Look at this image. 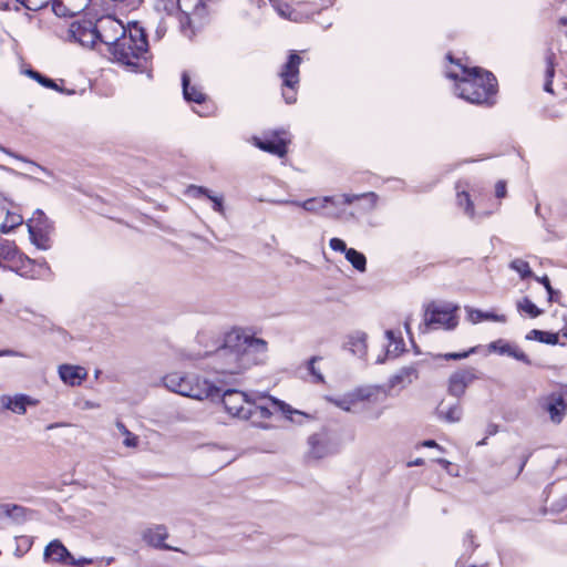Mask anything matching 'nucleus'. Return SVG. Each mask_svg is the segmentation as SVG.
Segmentation results:
<instances>
[{
	"instance_id": "51",
	"label": "nucleus",
	"mask_w": 567,
	"mask_h": 567,
	"mask_svg": "<svg viewBox=\"0 0 567 567\" xmlns=\"http://www.w3.org/2000/svg\"><path fill=\"white\" fill-rule=\"evenodd\" d=\"M495 195L497 198H503L506 196V183L504 181H498L496 183Z\"/></svg>"
},
{
	"instance_id": "28",
	"label": "nucleus",
	"mask_w": 567,
	"mask_h": 567,
	"mask_svg": "<svg viewBox=\"0 0 567 567\" xmlns=\"http://www.w3.org/2000/svg\"><path fill=\"white\" fill-rule=\"evenodd\" d=\"M437 414L441 421L449 422V423H456L461 421L462 416V409L460 404H453L451 406H447L443 403H441L437 406Z\"/></svg>"
},
{
	"instance_id": "18",
	"label": "nucleus",
	"mask_w": 567,
	"mask_h": 567,
	"mask_svg": "<svg viewBox=\"0 0 567 567\" xmlns=\"http://www.w3.org/2000/svg\"><path fill=\"white\" fill-rule=\"evenodd\" d=\"M488 350L497 352L501 355H507L516 359L517 361L530 364L529 358L518 348V346L498 339L488 344Z\"/></svg>"
},
{
	"instance_id": "57",
	"label": "nucleus",
	"mask_w": 567,
	"mask_h": 567,
	"mask_svg": "<svg viewBox=\"0 0 567 567\" xmlns=\"http://www.w3.org/2000/svg\"><path fill=\"white\" fill-rule=\"evenodd\" d=\"M423 464H424L423 458H416V460H414V461H412V462H409V463H408V466H409V467H411V466H421V465H423Z\"/></svg>"
},
{
	"instance_id": "54",
	"label": "nucleus",
	"mask_w": 567,
	"mask_h": 567,
	"mask_svg": "<svg viewBox=\"0 0 567 567\" xmlns=\"http://www.w3.org/2000/svg\"><path fill=\"white\" fill-rule=\"evenodd\" d=\"M385 337L389 340V347H391L399 339V337L396 338L395 333L392 330H386L385 331Z\"/></svg>"
},
{
	"instance_id": "5",
	"label": "nucleus",
	"mask_w": 567,
	"mask_h": 567,
	"mask_svg": "<svg viewBox=\"0 0 567 567\" xmlns=\"http://www.w3.org/2000/svg\"><path fill=\"white\" fill-rule=\"evenodd\" d=\"M122 22L110 16L101 18L97 23L91 20L75 21L71 23L69 38L83 47L92 48L97 41L103 43V35L109 31H121Z\"/></svg>"
},
{
	"instance_id": "60",
	"label": "nucleus",
	"mask_w": 567,
	"mask_h": 567,
	"mask_svg": "<svg viewBox=\"0 0 567 567\" xmlns=\"http://www.w3.org/2000/svg\"><path fill=\"white\" fill-rule=\"evenodd\" d=\"M301 204H302V202H300V200L289 199V205H291V206L301 207Z\"/></svg>"
},
{
	"instance_id": "12",
	"label": "nucleus",
	"mask_w": 567,
	"mask_h": 567,
	"mask_svg": "<svg viewBox=\"0 0 567 567\" xmlns=\"http://www.w3.org/2000/svg\"><path fill=\"white\" fill-rule=\"evenodd\" d=\"M381 393L379 388H358L343 398L331 400L337 406L344 411L354 412L361 409L365 402H372Z\"/></svg>"
},
{
	"instance_id": "16",
	"label": "nucleus",
	"mask_w": 567,
	"mask_h": 567,
	"mask_svg": "<svg viewBox=\"0 0 567 567\" xmlns=\"http://www.w3.org/2000/svg\"><path fill=\"white\" fill-rule=\"evenodd\" d=\"M167 537H168L167 528L165 525H162V524L148 527L142 534L143 540L147 545H150L154 548L165 549V550H176L172 546L164 543L165 539H167Z\"/></svg>"
},
{
	"instance_id": "49",
	"label": "nucleus",
	"mask_w": 567,
	"mask_h": 567,
	"mask_svg": "<svg viewBox=\"0 0 567 567\" xmlns=\"http://www.w3.org/2000/svg\"><path fill=\"white\" fill-rule=\"evenodd\" d=\"M254 413H259L260 417L262 419H269L274 412L268 406L256 404V408H254Z\"/></svg>"
},
{
	"instance_id": "50",
	"label": "nucleus",
	"mask_w": 567,
	"mask_h": 567,
	"mask_svg": "<svg viewBox=\"0 0 567 567\" xmlns=\"http://www.w3.org/2000/svg\"><path fill=\"white\" fill-rule=\"evenodd\" d=\"M1 168H2L3 171H6V172L12 173V174H14V175H17V176H20V177H22V178L29 179V181H31V182H34V183H41V181H40L39 178H37V177H34V176H31V175H29V174L19 173V172L13 171L12 168H9V167H6V166H1Z\"/></svg>"
},
{
	"instance_id": "64",
	"label": "nucleus",
	"mask_w": 567,
	"mask_h": 567,
	"mask_svg": "<svg viewBox=\"0 0 567 567\" xmlns=\"http://www.w3.org/2000/svg\"><path fill=\"white\" fill-rule=\"evenodd\" d=\"M563 336L567 337V321L565 322L564 328L561 329Z\"/></svg>"
},
{
	"instance_id": "61",
	"label": "nucleus",
	"mask_w": 567,
	"mask_h": 567,
	"mask_svg": "<svg viewBox=\"0 0 567 567\" xmlns=\"http://www.w3.org/2000/svg\"><path fill=\"white\" fill-rule=\"evenodd\" d=\"M436 462L442 464L445 467H447L450 465V462L446 461L445 458H437Z\"/></svg>"
},
{
	"instance_id": "30",
	"label": "nucleus",
	"mask_w": 567,
	"mask_h": 567,
	"mask_svg": "<svg viewBox=\"0 0 567 567\" xmlns=\"http://www.w3.org/2000/svg\"><path fill=\"white\" fill-rule=\"evenodd\" d=\"M545 60H546V82L544 85V90L546 92L551 93L553 92L551 81L555 75V53L553 52L551 49L547 50Z\"/></svg>"
},
{
	"instance_id": "58",
	"label": "nucleus",
	"mask_w": 567,
	"mask_h": 567,
	"mask_svg": "<svg viewBox=\"0 0 567 567\" xmlns=\"http://www.w3.org/2000/svg\"><path fill=\"white\" fill-rule=\"evenodd\" d=\"M558 23L563 27H566L565 35L567 37V18L563 17L558 20Z\"/></svg>"
},
{
	"instance_id": "38",
	"label": "nucleus",
	"mask_w": 567,
	"mask_h": 567,
	"mask_svg": "<svg viewBox=\"0 0 567 567\" xmlns=\"http://www.w3.org/2000/svg\"><path fill=\"white\" fill-rule=\"evenodd\" d=\"M52 11L58 17H73L79 14L78 12H73V9L68 6L65 0H53L52 1Z\"/></svg>"
},
{
	"instance_id": "21",
	"label": "nucleus",
	"mask_w": 567,
	"mask_h": 567,
	"mask_svg": "<svg viewBox=\"0 0 567 567\" xmlns=\"http://www.w3.org/2000/svg\"><path fill=\"white\" fill-rule=\"evenodd\" d=\"M268 400L270 401L271 406L274 408V410L276 412H280L285 416V419L287 421H289V422H297V420L295 419V415L303 416L308 421H312L313 420V417L310 414H308V413H306L303 411L293 409L291 405H289L285 401H281V400H279L277 398H274L271 395L268 396Z\"/></svg>"
},
{
	"instance_id": "25",
	"label": "nucleus",
	"mask_w": 567,
	"mask_h": 567,
	"mask_svg": "<svg viewBox=\"0 0 567 567\" xmlns=\"http://www.w3.org/2000/svg\"><path fill=\"white\" fill-rule=\"evenodd\" d=\"M1 402L6 409L18 414H23L27 410V405L32 404L31 399L23 394L16 395L13 398L2 396Z\"/></svg>"
},
{
	"instance_id": "1",
	"label": "nucleus",
	"mask_w": 567,
	"mask_h": 567,
	"mask_svg": "<svg viewBox=\"0 0 567 567\" xmlns=\"http://www.w3.org/2000/svg\"><path fill=\"white\" fill-rule=\"evenodd\" d=\"M267 342L239 331L225 334L223 343L212 353L214 370L223 374H239L267 357Z\"/></svg>"
},
{
	"instance_id": "15",
	"label": "nucleus",
	"mask_w": 567,
	"mask_h": 567,
	"mask_svg": "<svg viewBox=\"0 0 567 567\" xmlns=\"http://www.w3.org/2000/svg\"><path fill=\"white\" fill-rule=\"evenodd\" d=\"M475 378V370L473 368L454 372L449 379L450 394L460 398L464 394L466 388L473 382Z\"/></svg>"
},
{
	"instance_id": "6",
	"label": "nucleus",
	"mask_w": 567,
	"mask_h": 567,
	"mask_svg": "<svg viewBox=\"0 0 567 567\" xmlns=\"http://www.w3.org/2000/svg\"><path fill=\"white\" fill-rule=\"evenodd\" d=\"M457 309L458 307L452 303H430L425 308L424 320L420 326V331L422 333H427L430 330L440 328L445 330L455 329L458 323L455 315Z\"/></svg>"
},
{
	"instance_id": "56",
	"label": "nucleus",
	"mask_w": 567,
	"mask_h": 567,
	"mask_svg": "<svg viewBox=\"0 0 567 567\" xmlns=\"http://www.w3.org/2000/svg\"><path fill=\"white\" fill-rule=\"evenodd\" d=\"M422 446H425V447H437V449H441L437 443L433 440H426L424 442H422Z\"/></svg>"
},
{
	"instance_id": "9",
	"label": "nucleus",
	"mask_w": 567,
	"mask_h": 567,
	"mask_svg": "<svg viewBox=\"0 0 567 567\" xmlns=\"http://www.w3.org/2000/svg\"><path fill=\"white\" fill-rule=\"evenodd\" d=\"M301 62L302 58L296 51H290L287 61L278 73L281 80V95L287 104H293L297 101L300 82L299 66Z\"/></svg>"
},
{
	"instance_id": "32",
	"label": "nucleus",
	"mask_w": 567,
	"mask_h": 567,
	"mask_svg": "<svg viewBox=\"0 0 567 567\" xmlns=\"http://www.w3.org/2000/svg\"><path fill=\"white\" fill-rule=\"evenodd\" d=\"M527 340H537L547 344H556L558 342V334L545 332L538 329H533L526 334Z\"/></svg>"
},
{
	"instance_id": "10",
	"label": "nucleus",
	"mask_w": 567,
	"mask_h": 567,
	"mask_svg": "<svg viewBox=\"0 0 567 567\" xmlns=\"http://www.w3.org/2000/svg\"><path fill=\"white\" fill-rule=\"evenodd\" d=\"M341 445L337 431L332 427H320L308 439L307 457L320 460L336 453Z\"/></svg>"
},
{
	"instance_id": "47",
	"label": "nucleus",
	"mask_w": 567,
	"mask_h": 567,
	"mask_svg": "<svg viewBox=\"0 0 567 567\" xmlns=\"http://www.w3.org/2000/svg\"><path fill=\"white\" fill-rule=\"evenodd\" d=\"M534 278L536 281H538L539 284H542L545 287V289L548 293V300H553L554 288L550 285L549 278L546 275L542 276V277L534 276Z\"/></svg>"
},
{
	"instance_id": "37",
	"label": "nucleus",
	"mask_w": 567,
	"mask_h": 567,
	"mask_svg": "<svg viewBox=\"0 0 567 567\" xmlns=\"http://www.w3.org/2000/svg\"><path fill=\"white\" fill-rule=\"evenodd\" d=\"M509 267L519 274L522 279H526L528 277H534L533 271L530 270L529 264L520 258L514 259Z\"/></svg>"
},
{
	"instance_id": "62",
	"label": "nucleus",
	"mask_w": 567,
	"mask_h": 567,
	"mask_svg": "<svg viewBox=\"0 0 567 567\" xmlns=\"http://www.w3.org/2000/svg\"><path fill=\"white\" fill-rule=\"evenodd\" d=\"M278 205H289V199H279L275 202Z\"/></svg>"
},
{
	"instance_id": "14",
	"label": "nucleus",
	"mask_w": 567,
	"mask_h": 567,
	"mask_svg": "<svg viewBox=\"0 0 567 567\" xmlns=\"http://www.w3.org/2000/svg\"><path fill=\"white\" fill-rule=\"evenodd\" d=\"M285 131H274L264 137H254V144L261 151L284 157L287 154V138Z\"/></svg>"
},
{
	"instance_id": "52",
	"label": "nucleus",
	"mask_w": 567,
	"mask_h": 567,
	"mask_svg": "<svg viewBox=\"0 0 567 567\" xmlns=\"http://www.w3.org/2000/svg\"><path fill=\"white\" fill-rule=\"evenodd\" d=\"M1 357H21V358H27L28 355L24 354L23 352L17 351V350L3 349V350H0V358Z\"/></svg>"
},
{
	"instance_id": "35",
	"label": "nucleus",
	"mask_w": 567,
	"mask_h": 567,
	"mask_svg": "<svg viewBox=\"0 0 567 567\" xmlns=\"http://www.w3.org/2000/svg\"><path fill=\"white\" fill-rule=\"evenodd\" d=\"M18 254L14 241L2 239L0 241V259L13 260Z\"/></svg>"
},
{
	"instance_id": "2",
	"label": "nucleus",
	"mask_w": 567,
	"mask_h": 567,
	"mask_svg": "<svg viewBox=\"0 0 567 567\" xmlns=\"http://www.w3.org/2000/svg\"><path fill=\"white\" fill-rule=\"evenodd\" d=\"M460 72L447 71V78L454 80L455 94L473 104H494L497 92V81L493 73L481 68H467L456 63Z\"/></svg>"
},
{
	"instance_id": "59",
	"label": "nucleus",
	"mask_w": 567,
	"mask_h": 567,
	"mask_svg": "<svg viewBox=\"0 0 567 567\" xmlns=\"http://www.w3.org/2000/svg\"><path fill=\"white\" fill-rule=\"evenodd\" d=\"M7 512V504H0V518L4 517V513Z\"/></svg>"
},
{
	"instance_id": "48",
	"label": "nucleus",
	"mask_w": 567,
	"mask_h": 567,
	"mask_svg": "<svg viewBox=\"0 0 567 567\" xmlns=\"http://www.w3.org/2000/svg\"><path fill=\"white\" fill-rule=\"evenodd\" d=\"M93 561H94L93 558L82 557V558L75 559L72 556V558H70L69 565H72L74 567H83L85 565L92 564Z\"/></svg>"
},
{
	"instance_id": "29",
	"label": "nucleus",
	"mask_w": 567,
	"mask_h": 567,
	"mask_svg": "<svg viewBox=\"0 0 567 567\" xmlns=\"http://www.w3.org/2000/svg\"><path fill=\"white\" fill-rule=\"evenodd\" d=\"M457 193H456V202L457 206L464 210V214L467 215L470 218H474L475 210L473 202L471 200L470 194L461 189V184L457 183L455 186Z\"/></svg>"
},
{
	"instance_id": "26",
	"label": "nucleus",
	"mask_w": 567,
	"mask_h": 567,
	"mask_svg": "<svg viewBox=\"0 0 567 567\" xmlns=\"http://www.w3.org/2000/svg\"><path fill=\"white\" fill-rule=\"evenodd\" d=\"M467 311V318L472 323H478L484 320H491L496 322H506V316L504 315H496L494 312L489 311H482L478 309H472L470 307H465Z\"/></svg>"
},
{
	"instance_id": "24",
	"label": "nucleus",
	"mask_w": 567,
	"mask_h": 567,
	"mask_svg": "<svg viewBox=\"0 0 567 567\" xmlns=\"http://www.w3.org/2000/svg\"><path fill=\"white\" fill-rule=\"evenodd\" d=\"M188 193L196 197V198H199L202 196H206L208 199L212 200L213 203V209L217 213H219L220 215H225V208H224V198L223 196H215V195H212L210 190L203 187V186H196V185H190L188 187Z\"/></svg>"
},
{
	"instance_id": "8",
	"label": "nucleus",
	"mask_w": 567,
	"mask_h": 567,
	"mask_svg": "<svg viewBox=\"0 0 567 567\" xmlns=\"http://www.w3.org/2000/svg\"><path fill=\"white\" fill-rule=\"evenodd\" d=\"M176 14L182 33L187 38H192L195 34L196 28L203 23L206 16L204 0H177Z\"/></svg>"
},
{
	"instance_id": "34",
	"label": "nucleus",
	"mask_w": 567,
	"mask_h": 567,
	"mask_svg": "<svg viewBox=\"0 0 567 567\" xmlns=\"http://www.w3.org/2000/svg\"><path fill=\"white\" fill-rule=\"evenodd\" d=\"M518 311L526 312L530 318H536L543 313L540 310L529 298L525 297L517 301Z\"/></svg>"
},
{
	"instance_id": "41",
	"label": "nucleus",
	"mask_w": 567,
	"mask_h": 567,
	"mask_svg": "<svg viewBox=\"0 0 567 567\" xmlns=\"http://www.w3.org/2000/svg\"><path fill=\"white\" fill-rule=\"evenodd\" d=\"M120 433L124 437L123 444L126 447H137L138 446V436L131 433L127 427H120Z\"/></svg>"
},
{
	"instance_id": "22",
	"label": "nucleus",
	"mask_w": 567,
	"mask_h": 567,
	"mask_svg": "<svg viewBox=\"0 0 567 567\" xmlns=\"http://www.w3.org/2000/svg\"><path fill=\"white\" fill-rule=\"evenodd\" d=\"M183 95L187 102L202 104L206 101V94L197 85L190 84L189 74L185 71L182 73Z\"/></svg>"
},
{
	"instance_id": "13",
	"label": "nucleus",
	"mask_w": 567,
	"mask_h": 567,
	"mask_svg": "<svg viewBox=\"0 0 567 567\" xmlns=\"http://www.w3.org/2000/svg\"><path fill=\"white\" fill-rule=\"evenodd\" d=\"M34 215H38V218L33 217L27 224L30 239L39 249L48 250L51 248L50 230L52 226L42 210L38 209Z\"/></svg>"
},
{
	"instance_id": "11",
	"label": "nucleus",
	"mask_w": 567,
	"mask_h": 567,
	"mask_svg": "<svg viewBox=\"0 0 567 567\" xmlns=\"http://www.w3.org/2000/svg\"><path fill=\"white\" fill-rule=\"evenodd\" d=\"M219 398H221L225 410L231 416L248 420L254 414L256 403L245 392L228 389L223 394L220 393Z\"/></svg>"
},
{
	"instance_id": "63",
	"label": "nucleus",
	"mask_w": 567,
	"mask_h": 567,
	"mask_svg": "<svg viewBox=\"0 0 567 567\" xmlns=\"http://www.w3.org/2000/svg\"><path fill=\"white\" fill-rule=\"evenodd\" d=\"M558 296H559V291L554 290V292H553V300H550V301H551V302H553V301H556V302H557V301H558Z\"/></svg>"
},
{
	"instance_id": "4",
	"label": "nucleus",
	"mask_w": 567,
	"mask_h": 567,
	"mask_svg": "<svg viewBox=\"0 0 567 567\" xmlns=\"http://www.w3.org/2000/svg\"><path fill=\"white\" fill-rule=\"evenodd\" d=\"M166 389L183 396L196 400H218L220 389L207 380H202L195 374L172 372L163 378Z\"/></svg>"
},
{
	"instance_id": "43",
	"label": "nucleus",
	"mask_w": 567,
	"mask_h": 567,
	"mask_svg": "<svg viewBox=\"0 0 567 567\" xmlns=\"http://www.w3.org/2000/svg\"><path fill=\"white\" fill-rule=\"evenodd\" d=\"M68 6L73 9V12L81 13L84 11L91 3V0H65Z\"/></svg>"
},
{
	"instance_id": "44",
	"label": "nucleus",
	"mask_w": 567,
	"mask_h": 567,
	"mask_svg": "<svg viewBox=\"0 0 567 567\" xmlns=\"http://www.w3.org/2000/svg\"><path fill=\"white\" fill-rule=\"evenodd\" d=\"M475 352V348L470 349L468 351L464 352H449L445 354H440V358H443L445 360H462L467 358L470 354Z\"/></svg>"
},
{
	"instance_id": "36",
	"label": "nucleus",
	"mask_w": 567,
	"mask_h": 567,
	"mask_svg": "<svg viewBox=\"0 0 567 567\" xmlns=\"http://www.w3.org/2000/svg\"><path fill=\"white\" fill-rule=\"evenodd\" d=\"M0 151H1L2 153H4V154H7V155H9V156H11V157H13V158H16V159H18V161H21V162H24V163L30 164L31 166H33V167H35V168H38V169H40L41 172H43V173H44V174H47L48 176H52V175H53V174H52V172H51V171H49L48 168H45L44 166H41V165H39L38 163H35V162H33V161H31V159H29V158H27V157H24V156H22V155L18 154V153H14V152H12L11 150H9V148H7V147H4V146H2V145H0Z\"/></svg>"
},
{
	"instance_id": "7",
	"label": "nucleus",
	"mask_w": 567,
	"mask_h": 567,
	"mask_svg": "<svg viewBox=\"0 0 567 567\" xmlns=\"http://www.w3.org/2000/svg\"><path fill=\"white\" fill-rule=\"evenodd\" d=\"M361 198L367 199L369 202L368 209H373L378 202V195L373 192L364 193V194H360V195L343 194V195H341L340 198H337L334 196L308 198L306 200H302L301 208L308 213L316 214V215H323L327 217H339L336 214L322 213V210L328 205H334V206L340 205V204L350 205L353 202L361 199Z\"/></svg>"
},
{
	"instance_id": "3",
	"label": "nucleus",
	"mask_w": 567,
	"mask_h": 567,
	"mask_svg": "<svg viewBox=\"0 0 567 567\" xmlns=\"http://www.w3.org/2000/svg\"><path fill=\"white\" fill-rule=\"evenodd\" d=\"M114 34H104L103 43L115 60L124 65L137 68L140 61L146 59L148 53V41L145 30L134 23L127 30L122 24L121 31H113Z\"/></svg>"
},
{
	"instance_id": "45",
	"label": "nucleus",
	"mask_w": 567,
	"mask_h": 567,
	"mask_svg": "<svg viewBox=\"0 0 567 567\" xmlns=\"http://www.w3.org/2000/svg\"><path fill=\"white\" fill-rule=\"evenodd\" d=\"M6 221L14 229L23 223V217L18 213L7 212Z\"/></svg>"
},
{
	"instance_id": "23",
	"label": "nucleus",
	"mask_w": 567,
	"mask_h": 567,
	"mask_svg": "<svg viewBox=\"0 0 567 567\" xmlns=\"http://www.w3.org/2000/svg\"><path fill=\"white\" fill-rule=\"evenodd\" d=\"M367 339L368 336L363 331H355L348 337V349L357 357L363 358L367 354Z\"/></svg>"
},
{
	"instance_id": "42",
	"label": "nucleus",
	"mask_w": 567,
	"mask_h": 567,
	"mask_svg": "<svg viewBox=\"0 0 567 567\" xmlns=\"http://www.w3.org/2000/svg\"><path fill=\"white\" fill-rule=\"evenodd\" d=\"M319 360L318 357H312L309 361H308V370L310 372V374L315 378V381L318 382V383H322L324 381L323 379V375L321 374V372H319L316 367H315V363Z\"/></svg>"
},
{
	"instance_id": "55",
	"label": "nucleus",
	"mask_w": 567,
	"mask_h": 567,
	"mask_svg": "<svg viewBox=\"0 0 567 567\" xmlns=\"http://www.w3.org/2000/svg\"><path fill=\"white\" fill-rule=\"evenodd\" d=\"M12 230H13V228L10 227L9 223L6 220L0 226V233H2V234H9Z\"/></svg>"
},
{
	"instance_id": "27",
	"label": "nucleus",
	"mask_w": 567,
	"mask_h": 567,
	"mask_svg": "<svg viewBox=\"0 0 567 567\" xmlns=\"http://www.w3.org/2000/svg\"><path fill=\"white\" fill-rule=\"evenodd\" d=\"M417 378V371L414 367H404L396 374L390 378V386L394 388L399 384L405 386L406 384H411L414 379Z\"/></svg>"
},
{
	"instance_id": "20",
	"label": "nucleus",
	"mask_w": 567,
	"mask_h": 567,
	"mask_svg": "<svg viewBox=\"0 0 567 567\" xmlns=\"http://www.w3.org/2000/svg\"><path fill=\"white\" fill-rule=\"evenodd\" d=\"M43 556L45 560L50 559L59 564H69L70 558H72L71 553L59 539H54L47 545Z\"/></svg>"
},
{
	"instance_id": "17",
	"label": "nucleus",
	"mask_w": 567,
	"mask_h": 567,
	"mask_svg": "<svg viewBox=\"0 0 567 567\" xmlns=\"http://www.w3.org/2000/svg\"><path fill=\"white\" fill-rule=\"evenodd\" d=\"M542 409L550 416L551 422L560 423L567 409L561 395L551 394L540 401Z\"/></svg>"
},
{
	"instance_id": "39",
	"label": "nucleus",
	"mask_w": 567,
	"mask_h": 567,
	"mask_svg": "<svg viewBox=\"0 0 567 567\" xmlns=\"http://www.w3.org/2000/svg\"><path fill=\"white\" fill-rule=\"evenodd\" d=\"M25 74H28L30 78L34 79L37 82H39L44 87L53 89L56 91L60 90L59 86L56 85V83L52 79L44 76L43 74L39 73L35 70L29 69L25 71Z\"/></svg>"
},
{
	"instance_id": "53",
	"label": "nucleus",
	"mask_w": 567,
	"mask_h": 567,
	"mask_svg": "<svg viewBox=\"0 0 567 567\" xmlns=\"http://www.w3.org/2000/svg\"><path fill=\"white\" fill-rule=\"evenodd\" d=\"M393 349H388V353H393L398 355L400 352L404 350V342L401 337H399L398 341L393 343Z\"/></svg>"
},
{
	"instance_id": "31",
	"label": "nucleus",
	"mask_w": 567,
	"mask_h": 567,
	"mask_svg": "<svg viewBox=\"0 0 567 567\" xmlns=\"http://www.w3.org/2000/svg\"><path fill=\"white\" fill-rule=\"evenodd\" d=\"M344 256L346 259L353 266V268L361 272L365 271L367 259L362 252L355 250L354 248H349Z\"/></svg>"
},
{
	"instance_id": "40",
	"label": "nucleus",
	"mask_w": 567,
	"mask_h": 567,
	"mask_svg": "<svg viewBox=\"0 0 567 567\" xmlns=\"http://www.w3.org/2000/svg\"><path fill=\"white\" fill-rule=\"evenodd\" d=\"M21 6L31 11H38L45 8L51 0H17Z\"/></svg>"
},
{
	"instance_id": "46",
	"label": "nucleus",
	"mask_w": 567,
	"mask_h": 567,
	"mask_svg": "<svg viewBox=\"0 0 567 567\" xmlns=\"http://www.w3.org/2000/svg\"><path fill=\"white\" fill-rule=\"evenodd\" d=\"M329 246L332 250L344 252V255L347 254V250H349V248H347L346 243L337 237L330 239Z\"/></svg>"
},
{
	"instance_id": "19",
	"label": "nucleus",
	"mask_w": 567,
	"mask_h": 567,
	"mask_svg": "<svg viewBox=\"0 0 567 567\" xmlns=\"http://www.w3.org/2000/svg\"><path fill=\"white\" fill-rule=\"evenodd\" d=\"M59 375L65 384L75 386L86 379L87 371L80 365L61 364L59 367Z\"/></svg>"
},
{
	"instance_id": "33",
	"label": "nucleus",
	"mask_w": 567,
	"mask_h": 567,
	"mask_svg": "<svg viewBox=\"0 0 567 567\" xmlns=\"http://www.w3.org/2000/svg\"><path fill=\"white\" fill-rule=\"evenodd\" d=\"M8 512L4 513V517L12 519L14 523H22L27 519L28 509L23 506L16 504H7Z\"/></svg>"
}]
</instances>
